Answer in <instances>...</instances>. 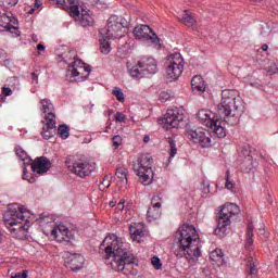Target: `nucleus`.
<instances>
[{
  "mask_svg": "<svg viewBox=\"0 0 278 278\" xmlns=\"http://www.w3.org/2000/svg\"><path fill=\"white\" fill-rule=\"evenodd\" d=\"M65 257V266L66 268H71L74 273L77 270H81L84 268V255L81 254H71V252H64Z\"/></svg>",
  "mask_w": 278,
  "mask_h": 278,
  "instance_id": "nucleus-17",
  "label": "nucleus"
},
{
  "mask_svg": "<svg viewBox=\"0 0 278 278\" xmlns=\"http://www.w3.org/2000/svg\"><path fill=\"white\" fill-rule=\"evenodd\" d=\"M135 173L139 176V180L143 186L153 184V157L143 154L138 159L137 165L134 166Z\"/></svg>",
  "mask_w": 278,
  "mask_h": 278,
  "instance_id": "nucleus-6",
  "label": "nucleus"
},
{
  "mask_svg": "<svg viewBox=\"0 0 278 278\" xmlns=\"http://www.w3.org/2000/svg\"><path fill=\"white\" fill-rule=\"evenodd\" d=\"M139 68H142L146 75H155L157 73V61L151 56H143L139 61Z\"/></svg>",
  "mask_w": 278,
  "mask_h": 278,
  "instance_id": "nucleus-21",
  "label": "nucleus"
},
{
  "mask_svg": "<svg viewBox=\"0 0 278 278\" xmlns=\"http://www.w3.org/2000/svg\"><path fill=\"white\" fill-rule=\"evenodd\" d=\"M182 121L184 114H180L177 108L168 109L163 118L164 127H166L167 129H170V127H179V123H181Z\"/></svg>",
  "mask_w": 278,
  "mask_h": 278,
  "instance_id": "nucleus-15",
  "label": "nucleus"
},
{
  "mask_svg": "<svg viewBox=\"0 0 278 278\" xmlns=\"http://www.w3.org/2000/svg\"><path fill=\"white\" fill-rule=\"evenodd\" d=\"M253 151L255 150L252 147H250L249 144H244L239 153V157H241L242 164H247L249 170H251V166L253 165Z\"/></svg>",
  "mask_w": 278,
  "mask_h": 278,
  "instance_id": "nucleus-22",
  "label": "nucleus"
},
{
  "mask_svg": "<svg viewBox=\"0 0 278 278\" xmlns=\"http://www.w3.org/2000/svg\"><path fill=\"white\" fill-rule=\"evenodd\" d=\"M224 257H225V254H223V250H220V249H215L210 254V258L213 262H216V264H225V258Z\"/></svg>",
  "mask_w": 278,
  "mask_h": 278,
  "instance_id": "nucleus-29",
  "label": "nucleus"
},
{
  "mask_svg": "<svg viewBox=\"0 0 278 278\" xmlns=\"http://www.w3.org/2000/svg\"><path fill=\"white\" fill-rule=\"evenodd\" d=\"M3 3L9 5L10 8H14V5H16V3H18V0H4Z\"/></svg>",
  "mask_w": 278,
  "mask_h": 278,
  "instance_id": "nucleus-48",
  "label": "nucleus"
},
{
  "mask_svg": "<svg viewBox=\"0 0 278 278\" xmlns=\"http://www.w3.org/2000/svg\"><path fill=\"white\" fill-rule=\"evenodd\" d=\"M31 79L35 84H38V75H36V73H31Z\"/></svg>",
  "mask_w": 278,
  "mask_h": 278,
  "instance_id": "nucleus-50",
  "label": "nucleus"
},
{
  "mask_svg": "<svg viewBox=\"0 0 278 278\" xmlns=\"http://www.w3.org/2000/svg\"><path fill=\"white\" fill-rule=\"evenodd\" d=\"M62 62L68 63L71 60H74L72 65H68L67 68V75L66 77H79L81 73H87L86 76H84V79L88 78V75H90V65H86L81 60L77 59V54L73 51L64 52L61 55Z\"/></svg>",
  "mask_w": 278,
  "mask_h": 278,
  "instance_id": "nucleus-10",
  "label": "nucleus"
},
{
  "mask_svg": "<svg viewBox=\"0 0 278 278\" xmlns=\"http://www.w3.org/2000/svg\"><path fill=\"white\" fill-rule=\"evenodd\" d=\"M52 236H54L59 242H66V244H70L75 240V231L70 230L66 226H59L52 229Z\"/></svg>",
  "mask_w": 278,
  "mask_h": 278,
  "instance_id": "nucleus-19",
  "label": "nucleus"
},
{
  "mask_svg": "<svg viewBox=\"0 0 278 278\" xmlns=\"http://www.w3.org/2000/svg\"><path fill=\"white\" fill-rule=\"evenodd\" d=\"M152 265L155 267L156 270H160V268H162V261L160 260V257H152Z\"/></svg>",
  "mask_w": 278,
  "mask_h": 278,
  "instance_id": "nucleus-41",
  "label": "nucleus"
},
{
  "mask_svg": "<svg viewBox=\"0 0 278 278\" xmlns=\"http://www.w3.org/2000/svg\"><path fill=\"white\" fill-rule=\"evenodd\" d=\"M114 205H116L114 202H110L111 207H114Z\"/></svg>",
  "mask_w": 278,
  "mask_h": 278,
  "instance_id": "nucleus-56",
  "label": "nucleus"
},
{
  "mask_svg": "<svg viewBox=\"0 0 278 278\" xmlns=\"http://www.w3.org/2000/svg\"><path fill=\"white\" fill-rule=\"evenodd\" d=\"M28 181H29V184H34V181H36V179L30 178Z\"/></svg>",
  "mask_w": 278,
  "mask_h": 278,
  "instance_id": "nucleus-55",
  "label": "nucleus"
},
{
  "mask_svg": "<svg viewBox=\"0 0 278 278\" xmlns=\"http://www.w3.org/2000/svg\"><path fill=\"white\" fill-rule=\"evenodd\" d=\"M242 98L236 97V91L226 89L222 91V100L217 105V114L223 123L233 127L240 123L242 115Z\"/></svg>",
  "mask_w": 278,
  "mask_h": 278,
  "instance_id": "nucleus-3",
  "label": "nucleus"
},
{
  "mask_svg": "<svg viewBox=\"0 0 278 278\" xmlns=\"http://www.w3.org/2000/svg\"><path fill=\"white\" fill-rule=\"evenodd\" d=\"M15 155H17V157L23 162H25V160H29V155H27V152L24 151L21 146L15 147Z\"/></svg>",
  "mask_w": 278,
  "mask_h": 278,
  "instance_id": "nucleus-35",
  "label": "nucleus"
},
{
  "mask_svg": "<svg viewBox=\"0 0 278 278\" xmlns=\"http://www.w3.org/2000/svg\"><path fill=\"white\" fill-rule=\"evenodd\" d=\"M247 266L249 268V273L252 277H255L257 275V264L253 261V257L248 258Z\"/></svg>",
  "mask_w": 278,
  "mask_h": 278,
  "instance_id": "nucleus-33",
  "label": "nucleus"
},
{
  "mask_svg": "<svg viewBox=\"0 0 278 278\" xmlns=\"http://www.w3.org/2000/svg\"><path fill=\"white\" fill-rule=\"evenodd\" d=\"M240 214V206L233 203H227L222 206L217 214V228L215 235L219 238H225L227 235V227L231 225V217Z\"/></svg>",
  "mask_w": 278,
  "mask_h": 278,
  "instance_id": "nucleus-5",
  "label": "nucleus"
},
{
  "mask_svg": "<svg viewBox=\"0 0 278 278\" xmlns=\"http://www.w3.org/2000/svg\"><path fill=\"white\" fill-rule=\"evenodd\" d=\"M43 127H42V138L46 140H50V138H53L55 136L56 131V123H55V114L54 113H48L45 116V119L42 121Z\"/></svg>",
  "mask_w": 278,
  "mask_h": 278,
  "instance_id": "nucleus-16",
  "label": "nucleus"
},
{
  "mask_svg": "<svg viewBox=\"0 0 278 278\" xmlns=\"http://www.w3.org/2000/svg\"><path fill=\"white\" fill-rule=\"evenodd\" d=\"M31 168L37 175H45V173H49L51 168V161L47 159V156L36 157L31 163Z\"/></svg>",
  "mask_w": 278,
  "mask_h": 278,
  "instance_id": "nucleus-20",
  "label": "nucleus"
},
{
  "mask_svg": "<svg viewBox=\"0 0 278 278\" xmlns=\"http://www.w3.org/2000/svg\"><path fill=\"white\" fill-rule=\"evenodd\" d=\"M28 177H29V175L27 174V169L24 168V174L22 176V179L27 180Z\"/></svg>",
  "mask_w": 278,
  "mask_h": 278,
  "instance_id": "nucleus-51",
  "label": "nucleus"
},
{
  "mask_svg": "<svg viewBox=\"0 0 278 278\" xmlns=\"http://www.w3.org/2000/svg\"><path fill=\"white\" fill-rule=\"evenodd\" d=\"M65 164L71 173L81 178L88 177L94 170V165L80 155L68 156Z\"/></svg>",
  "mask_w": 278,
  "mask_h": 278,
  "instance_id": "nucleus-8",
  "label": "nucleus"
},
{
  "mask_svg": "<svg viewBox=\"0 0 278 278\" xmlns=\"http://www.w3.org/2000/svg\"><path fill=\"white\" fill-rule=\"evenodd\" d=\"M102 188H110V177L105 176L101 181Z\"/></svg>",
  "mask_w": 278,
  "mask_h": 278,
  "instance_id": "nucleus-47",
  "label": "nucleus"
},
{
  "mask_svg": "<svg viewBox=\"0 0 278 278\" xmlns=\"http://www.w3.org/2000/svg\"><path fill=\"white\" fill-rule=\"evenodd\" d=\"M132 34L138 38V40L151 42L152 45H160V38L157 37V34L153 33V29L149 25L141 24L136 26Z\"/></svg>",
  "mask_w": 278,
  "mask_h": 278,
  "instance_id": "nucleus-13",
  "label": "nucleus"
},
{
  "mask_svg": "<svg viewBox=\"0 0 278 278\" xmlns=\"http://www.w3.org/2000/svg\"><path fill=\"white\" fill-rule=\"evenodd\" d=\"M115 121L117 123H125V121H127V116H125V114L121 113V112H117L115 114Z\"/></svg>",
  "mask_w": 278,
  "mask_h": 278,
  "instance_id": "nucleus-43",
  "label": "nucleus"
},
{
  "mask_svg": "<svg viewBox=\"0 0 278 278\" xmlns=\"http://www.w3.org/2000/svg\"><path fill=\"white\" fill-rule=\"evenodd\" d=\"M149 140H151V138H150L149 136H144V137H143V142L147 143V142H149Z\"/></svg>",
  "mask_w": 278,
  "mask_h": 278,
  "instance_id": "nucleus-54",
  "label": "nucleus"
},
{
  "mask_svg": "<svg viewBox=\"0 0 278 278\" xmlns=\"http://www.w3.org/2000/svg\"><path fill=\"white\" fill-rule=\"evenodd\" d=\"M100 36H106V38H123V36H125V23L123 18L112 15L108 20L106 27L100 29Z\"/></svg>",
  "mask_w": 278,
  "mask_h": 278,
  "instance_id": "nucleus-12",
  "label": "nucleus"
},
{
  "mask_svg": "<svg viewBox=\"0 0 278 278\" xmlns=\"http://www.w3.org/2000/svg\"><path fill=\"white\" fill-rule=\"evenodd\" d=\"M37 49H38V51H45V45L38 43Z\"/></svg>",
  "mask_w": 278,
  "mask_h": 278,
  "instance_id": "nucleus-52",
  "label": "nucleus"
},
{
  "mask_svg": "<svg viewBox=\"0 0 278 278\" xmlns=\"http://www.w3.org/2000/svg\"><path fill=\"white\" fill-rule=\"evenodd\" d=\"M162 215V203L156 202L148 208L147 217L148 220H157Z\"/></svg>",
  "mask_w": 278,
  "mask_h": 278,
  "instance_id": "nucleus-24",
  "label": "nucleus"
},
{
  "mask_svg": "<svg viewBox=\"0 0 278 278\" xmlns=\"http://www.w3.org/2000/svg\"><path fill=\"white\" fill-rule=\"evenodd\" d=\"M187 136L192 140L193 142L201 144V147H212V138H210L208 132L205 134L204 131L201 130H194V129H189L187 130Z\"/></svg>",
  "mask_w": 278,
  "mask_h": 278,
  "instance_id": "nucleus-18",
  "label": "nucleus"
},
{
  "mask_svg": "<svg viewBox=\"0 0 278 278\" xmlns=\"http://www.w3.org/2000/svg\"><path fill=\"white\" fill-rule=\"evenodd\" d=\"M58 5H65L68 8V13L72 18L75 21H79L81 27H90L93 25L94 18L90 16L88 11L79 12V5H77V1L75 0H56Z\"/></svg>",
  "mask_w": 278,
  "mask_h": 278,
  "instance_id": "nucleus-11",
  "label": "nucleus"
},
{
  "mask_svg": "<svg viewBox=\"0 0 278 278\" xmlns=\"http://www.w3.org/2000/svg\"><path fill=\"white\" fill-rule=\"evenodd\" d=\"M185 64L186 62L184 61V56H181V53L175 52L169 54L165 61L166 78L169 81H176V79H179V77H181V74L184 73Z\"/></svg>",
  "mask_w": 278,
  "mask_h": 278,
  "instance_id": "nucleus-9",
  "label": "nucleus"
},
{
  "mask_svg": "<svg viewBox=\"0 0 278 278\" xmlns=\"http://www.w3.org/2000/svg\"><path fill=\"white\" fill-rule=\"evenodd\" d=\"M174 253L176 257L199 260L201 257V238L193 225L182 224L175 233Z\"/></svg>",
  "mask_w": 278,
  "mask_h": 278,
  "instance_id": "nucleus-2",
  "label": "nucleus"
},
{
  "mask_svg": "<svg viewBox=\"0 0 278 278\" xmlns=\"http://www.w3.org/2000/svg\"><path fill=\"white\" fill-rule=\"evenodd\" d=\"M129 75L132 76L135 79H142V77H147L144 70L140 68L139 63L131 68L128 70Z\"/></svg>",
  "mask_w": 278,
  "mask_h": 278,
  "instance_id": "nucleus-28",
  "label": "nucleus"
},
{
  "mask_svg": "<svg viewBox=\"0 0 278 278\" xmlns=\"http://www.w3.org/2000/svg\"><path fill=\"white\" fill-rule=\"evenodd\" d=\"M131 239L136 242H142V237L144 236V225L132 224L130 225Z\"/></svg>",
  "mask_w": 278,
  "mask_h": 278,
  "instance_id": "nucleus-23",
  "label": "nucleus"
},
{
  "mask_svg": "<svg viewBox=\"0 0 278 278\" xmlns=\"http://www.w3.org/2000/svg\"><path fill=\"white\" fill-rule=\"evenodd\" d=\"M127 173H128L127 168L117 167L115 175H116L118 181H126V184H127V181H129V179L127 178Z\"/></svg>",
  "mask_w": 278,
  "mask_h": 278,
  "instance_id": "nucleus-32",
  "label": "nucleus"
},
{
  "mask_svg": "<svg viewBox=\"0 0 278 278\" xmlns=\"http://www.w3.org/2000/svg\"><path fill=\"white\" fill-rule=\"evenodd\" d=\"M113 97H116L117 101L123 103L125 101V93H123V89L115 87L112 91Z\"/></svg>",
  "mask_w": 278,
  "mask_h": 278,
  "instance_id": "nucleus-36",
  "label": "nucleus"
},
{
  "mask_svg": "<svg viewBox=\"0 0 278 278\" xmlns=\"http://www.w3.org/2000/svg\"><path fill=\"white\" fill-rule=\"evenodd\" d=\"M27 275H28V271L24 270L22 274L21 273L13 274L11 278H27Z\"/></svg>",
  "mask_w": 278,
  "mask_h": 278,
  "instance_id": "nucleus-45",
  "label": "nucleus"
},
{
  "mask_svg": "<svg viewBox=\"0 0 278 278\" xmlns=\"http://www.w3.org/2000/svg\"><path fill=\"white\" fill-rule=\"evenodd\" d=\"M100 251H104L105 260L113 257L110 263L113 270H118L124 275H138L134 268L136 257L127 249L123 248V242L116 236H108L100 244Z\"/></svg>",
  "mask_w": 278,
  "mask_h": 278,
  "instance_id": "nucleus-1",
  "label": "nucleus"
},
{
  "mask_svg": "<svg viewBox=\"0 0 278 278\" xmlns=\"http://www.w3.org/2000/svg\"><path fill=\"white\" fill-rule=\"evenodd\" d=\"M262 51H268V45L264 43V45L262 46Z\"/></svg>",
  "mask_w": 278,
  "mask_h": 278,
  "instance_id": "nucleus-53",
  "label": "nucleus"
},
{
  "mask_svg": "<svg viewBox=\"0 0 278 278\" xmlns=\"http://www.w3.org/2000/svg\"><path fill=\"white\" fill-rule=\"evenodd\" d=\"M191 88L195 92H205L207 87L205 86V80H203V77L195 75L191 79Z\"/></svg>",
  "mask_w": 278,
  "mask_h": 278,
  "instance_id": "nucleus-25",
  "label": "nucleus"
},
{
  "mask_svg": "<svg viewBox=\"0 0 278 278\" xmlns=\"http://www.w3.org/2000/svg\"><path fill=\"white\" fill-rule=\"evenodd\" d=\"M111 39L112 38L108 37L106 35H100V51L104 55H108V53H110V51H112V46L110 43Z\"/></svg>",
  "mask_w": 278,
  "mask_h": 278,
  "instance_id": "nucleus-26",
  "label": "nucleus"
},
{
  "mask_svg": "<svg viewBox=\"0 0 278 278\" xmlns=\"http://www.w3.org/2000/svg\"><path fill=\"white\" fill-rule=\"evenodd\" d=\"M70 131V128L65 124L59 126L58 134L63 140H66L71 136Z\"/></svg>",
  "mask_w": 278,
  "mask_h": 278,
  "instance_id": "nucleus-34",
  "label": "nucleus"
},
{
  "mask_svg": "<svg viewBox=\"0 0 278 278\" xmlns=\"http://www.w3.org/2000/svg\"><path fill=\"white\" fill-rule=\"evenodd\" d=\"M123 144V138L118 135L113 137V147L114 149L119 148Z\"/></svg>",
  "mask_w": 278,
  "mask_h": 278,
  "instance_id": "nucleus-40",
  "label": "nucleus"
},
{
  "mask_svg": "<svg viewBox=\"0 0 278 278\" xmlns=\"http://www.w3.org/2000/svg\"><path fill=\"white\" fill-rule=\"evenodd\" d=\"M254 229L253 223H249L245 232V249H251V247H253Z\"/></svg>",
  "mask_w": 278,
  "mask_h": 278,
  "instance_id": "nucleus-27",
  "label": "nucleus"
},
{
  "mask_svg": "<svg viewBox=\"0 0 278 278\" xmlns=\"http://www.w3.org/2000/svg\"><path fill=\"white\" fill-rule=\"evenodd\" d=\"M181 23H184V25H187V27H194V25L197 24V20H194V15H192V13L185 11L181 17Z\"/></svg>",
  "mask_w": 278,
  "mask_h": 278,
  "instance_id": "nucleus-30",
  "label": "nucleus"
},
{
  "mask_svg": "<svg viewBox=\"0 0 278 278\" xmlns=\"http://www.w3.org/2000/svg\"><path fill=\"white\" fill-rule=\"evenodd\" d=\"M2 94L4 97H12V89L9 87H2Z\"/></svg>",
  "mask_w": 278,
  "mask_h": 278,
  "instance_id": "nucleus-46",
  "label": "nucleus"
},
{
  "mask_svg": "<svg viewBox=\"0 0 278 278\" xmlns=\"http://www.w3.org/2000/svg\"><path fill=\"white\" fill-rule=\"evenodd\" d=\"M41 110L45 114H53V103H51V100L43 99L41 100Z\"/></svg>",
  "mask_w": 278,
  "mask_h": 278,
  "instance_id": "nucleus-31",
  "label": "nucleus"
},
{
  "mask_svg": "<svg viewBox=\"0 0 278 278\" xmlns=\"http://www.w3.org/2000/svg\"><path fill=\"white\" fill-rule=\"evenodd\" d=\"M276 268H278V256L276 258Z\"/></svg>",
  "mask_w": 278,
  "mask_h": 278,
  "instance_id": "nucleus-57",
  "label": "nucleus"
},
{
  "mask_svg": "<svg viewBox=\"0 0 278 278\" xmlns=\"http://www.w3.org/2000/svg\"><path fill=\"white\" fill-rule=\"evenodd\" d=\"M266 71H267V73L269 75H277V73H278V65H277V63L270 61L268 63V66L266 67Z\"/></svg>",
  "mask_w": 278,
  "mask_h": 278,
  "instance_id": "nucleus-37",
  "label": "nucleus"
},
{
  "mask_svg": "<svg viewBox=\"0 0 278 278\" xmlns=\"http://www.w3.org/2000/svg\"><path fill=\"white\" fill-rule=\"evenodd\" d=\"M236 186L233 185V182H231L229 180V172H227V177H226V188L227 190H233Z\"/></svg>",
  "mask_w": 278,
  "mask_h": 278,
  "instance_id": "nucleus-44",
  "label": "nucleus"
},
{
  "mask_svg": "<svg viewBox=\"0 0 278 278\" xmlns=\"http://www.w3.org/2000/svg\"><path fill=\"white\" fill-rule=\"evenodd\" d=\"M0 31H10L17 38V36H21V30H18V21L11 15L3 13L0 16Z\"/></svg>",
  "mask_w": 278,
  "mask_h": 278,
  "instance_id": "nucleus-14",
  "label": "nucleus"
},
{
  "mask_svg": "<svg viewBox=\"0 0 278 278\" xmlns=\"http://www.w3.org/2000/svg\"><path fill=\"white\" fill-rule=\"evenodd\" d=\"M159 99L161 103H166V101H169L170 94L168 93V91H162L159 96Z\"/></svg>",
  "mask_w": 278,
  "mask_h": 278,
  "instance_id": "nucleus-39",
  "label": "nucleus"
},
{
  "mask_svg": "<svg viewBox=\"0 0 278 278\" xmlns=\"http://www.w3.org/2000/svg\"><path fill=\"white\" fill-rule=\"evenodd\" d=\"M198 121L202 123V125L210 127L212 132L216 134L217 138H225V136H227V130L225 129V126H223V121H220L218 116H215L212 111L200 110L198 112Z\"/></svg>",
  "mask_w": 278,
  "mask_h": 278,
  "instance_id": "nucleus-7",
  "label": "nucleus"
},
{
  "mask_svg": "<svg viewBox=\"0 0 278 278\" xmlns=\"http://www.w3.org/2000/svg\"><path fill=\"white\" fill-rule=\"evenodd\" d=\"M27 210L20 206L18 204H10L8 206L7 214L4 216L5 227L13 233H18L21 231H27L29 229V219H27Z\"/></svg>",
  "mask_w": 278,
  "mask_h": 278,
  "instance_id": "nucleus-4",
  "label": "nucleus"
},
{
  "mask_svg": "<svg viewBox=\"0 0 278 278\" xmlns=\"http://www.w3.org/2000/svg\"><path fill=\"white\" fill-rule=\"evenodd\" d=\"M116 210L117 212H123V210H125V201H119L117 204H116Z\"/></svg>",
  "mask_w": 278,
  "mask_h": 278,
  "instance_id": "nucleus-49",
  "label": "nucleus"
},
{
  "mask_svg": "<svg viewBox=\"0 0 278 278\" xmlns=\"http://www.w3.org/2000/svg\"><path fill=\"white\" fill-rule=\"evenodd\" d=\"M168 144H169V157H175V155H177V146L175 144V140H173V138H169Z\"/></svg>",
  "mask_w": 278,
  "mask_h": 278,
  "instance_id": "nucleus-38",
  "label": "nucleus"
},
{
  "mask_svg": "<svg viewBox=\"0 0 278 278\" xmlns=\"http://www.w3.org/2000/svg\"><path fill=\"white\" fill-rule=\"evenodd\" d=\"M42 7V3L40 2H35L33 7L29 8L27 11V14H34L36 10L40 9Z\"/></svg>",
  "mask_w": 278,
  "mask_h": 278,
  "instance_id": "nucleus-42",
  "label": "nucleus"
}]
</instances>
